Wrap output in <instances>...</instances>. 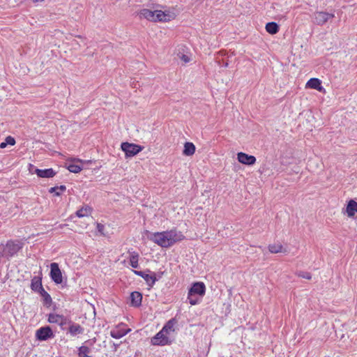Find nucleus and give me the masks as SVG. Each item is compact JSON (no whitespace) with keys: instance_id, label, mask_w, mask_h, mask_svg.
Segmentation results:
<instances>
[{"instance_id":"obj_1","label":"nucleus","mask_w":357,"mask_h":357,"mask_svg":"<svg viewBox=\"0 0 357 357\" xmlns=\"http://www.w3.org/2000/svg\"><path fill=\"white\" fill-rule=\"evenodd\" d=\"M151 241L162 248H169L175 243L184 239L185 236L181 231L176 229L162 232H155L149 237Z\"/></svg>"},{"instance_id":"obj_2","label":"nucleus","mask_w":357,"mask_h":357,"mask_svg":"<svg viewBox=\"0 0 357 357\" xmlns=\"http://www.w3.org/2000/svg\"><path fill=\"white\" fill-rule=\"evenodd\" d=\"M140 18H145L152 22H169L176 17V14L173 12L166 10H151L149 9H142L139 11Z\"/></svg>"},{"instance_id":"obj_3","label":"nucleus","mask_w":357,"mask_h":357,"mask_svg":"<svg viewBox=\"0 0 357 357\" xmlns=\"http://www.w3.org/2000/svg\"><path fill=\"white\" fill-rule=\"evenodd\" d=\"M22 248L20 242L8 241L5 245H2L1 257H10L17 254Z\"/></svg>"},{"instance_id":"obj_4","label":"nucleus","mask_w":357,"mask_h":357,"mask_svg":"<svg viewBox=\"0 0 357 357\" xmlns=\"http://www.w3.org/2000/svg\"><path fill=\"white\" fill-rule=\"evenodd\" d=\"M121 149L125 152L126 157H132L139 153L143 147L128 142H123L121 144Z\"/></svg>"},{"instance_id":"obj_5","label":"nucleus","mask_w":357,"mask_h":357,"mask_svg":"<svg viewBox=\"0 0 357 357\" xmlns=\"http://www.w3.org/2000/svg\"><path fill=\"white\" fill-rule=\"evenodd\" d=\"M29 171L31 173L36 174L37 176L40 178H52L56 175V172L52 168L46 169H40L36 168L34 165L31 164L29 165Z\"/></svg>"},{"instance_id":"obj_6","label":"nucleus","mask_w":357,"mask_h":357,"mask_svg":"<svg viewBox=\"0 0 357 357\" xmlns=\"http://www.w3.org/2000/svg\"><path fill=\"white\" fill-rule=\"evenodd\" d=\"M50 277L56 284L62 283V273L57 263L54 262L50 264Z\"/></svg>"},{"instance_id":"obj_7","label":"nucleus","mask_w":357,"mask_h":357,"mask_svg":"<svg viewBox=\"0 0 357 357\" xmlns=\"http://www.w3.org/2000/svg\"><path fill=\"white\" fill-rule=\"evenodd\" d=\"M151 343L153 345H165L169 344L170 341L167 334L160 331L151 339Z\"/></svg>"},{"instance_id":"obj_8","label":"nucleus","mask_w":357,"mask_h":357,"mask_svg":"<svg viewBox=\"0 0 357 357\" xmlns=\"http://www.w3.org/2000/svg\"><path fill=\"white\" fill-rule=\"evenodd\" d=\"M334 17V15L326 12H317L314 14V23L318 25L324 24L329 19Z\"/></svg>"},{"instance_id":"obj_9","label":"nucleus","mask_w":357,"mask_h":357,"mask_svg":"<svg viewBox=\"0 0 357 357\" xmlns=\"http://www.w3.org/2000/svg\"><path fill=\"white\" fill-rule=\"evenodd\" d=\"M36 336L39 340H46L48 338L54 337L53 333L50 327H41L36 331Z\"/></svg>"},{"instance_id":"obj_10","label":"nucleus","mask_w":357,"mask_h":357,"mask_svg":"<svg viewBox=\"0 0 357 357\" xmlns=\"http://www.w3.org/2000/svg\"><path fill=\"white\" fill-rule=\"evenodd\" d=\"M237 159L239 162L247 165H254L256 162V158L255 156L248 155L243 152H240L237 154Z\"/></svg>"},{"instance_id":"obj_11","label":"nucleus","mask_w":357,"mask_h":357,"mask_svg":"<svg viewBox=\"0 0 357 357\" xmlns=\"http://www.w3.org/2000/svg\"><path fill=\"white\" fill-rule=\"evenodd\" d=\"M206 287L203 282H195L189 290L190 294H198L203 296L205 294Z\"/></svg>"},{"instance_id":"obj_12","label":"nucleus","mask_w":357,"mask_h":357,"mask_svg":"<svg viewBox=\"0 0 357 357\" xmlns=\"http://www.w3.org/2000/svg\"><path fill=\"white\" fill-rule=\"evenodd\" d=\"M68 324V332L71 336L74 337L77 335H81L84 333V329L79 324L73 323L72 321H69Z\"/></svg>"},{"instance_id":"obj_13","label":"nucleus","mask_w":357,"mask_h":357,"mask_svg":"<svg viewBox=\"0 0 357 357\" xmlns=\"http://www.w3.org/2000/svg\"><path fill=\"white\" fill-rule=\"evenodd\" d=\"M50 323L57 324L61 327L67 324V319L63 316L56 314H50L48 317Z\"/></svg>"},{"instance_id":"obj_14","label":"nucleus","mask_w":357,"mask_h":357,"mask_svg":"<svg viewBox=\"0 0 357 357\" xmlns=\"http://www.w3.org/2000/svg\"><path fill=\"white\" fill-rule=\"evenodd\" d=\"M130 304L133 307H139L142 304V295L138 291H133L130 294Z\"/></svg>"},{"instance_id":"obj_15","label":"nucleus","mask_w":357,"mask_h":357,"mask_svg":"<svg viewBox=\"0 0 357 357\" xmlns=\"http://www.w3.org/2000/svg\"><path fill=\"white\" fill-rule=\"evenodd\" d=\"M306 86L310 89H317L321 91L323 87L321 86V81L317 78H311L306 84Z\"/></svg>"},{"instance_id":"obj_16","label":"nucleus","mask_w":357,"mask_h":357,"mask_svg":"<svg viewBox=\"0 0 357 357\" xmlns=\"http://www.w3.org/2000/svg\"><path fill=\"white\" fill-rule=\"evenodd\" d=\"M346 212L349 217H353L355 215V213H357V202L353 199L349 201Z\"/></svg>"},{"instance_id":"obj_17","label":"nucleus","mask_w":357,"mask_h":357,"mask_svg":"<svg viewBox=\"0 0 357 357\" xmlns=\"http://www.w3.org/2000/svg\"><path fill=\"white\" fill-rule=\"evenodd\" d=\"M31 288L33 291L38 292L43 289L42 278L40 277H33L31 280Z\"/></svg>"},{"instance_id":"obj_18","label":"nucleus","mask_w":357,"mask_h":357,"mask_svg":"<svg viewBox=\"0 0 357 357\" xmlns=\"http://www.w3.org/2000/svg\"><path fill=\"white\" fill-rule=\"evenodd\" d=\"M91 212L92 208L89 206L85 205L76 212V215L79 218L88 217L91 214Z\"/></svg>"},{"instance_id":"obj_19","label":"nucleus","mask_w":357,"mask_h":357,"mask_svg":"<svg viewBox=\"0 0 357 357\" xmlns=\"http://www.w3.org/2000/svg\"><path fill=\"white\" fill-rule=\"evenodd\" d=\"M195 152V146L192 142H185L184 144V149L183 154L187 156L192 155Z\"/></svg>"},{"instance_id":"obj_20","label":"nucleus","mask_w":357,"mask_h":357,"mask_svg":"<svg viewBox=\"0 0 357 357\" xmlns=\"http://www.w3.org/2000/svg\"><path fill=\"white\" fill-rule=\"evenodd\" d=\"M139 254L136 252H132L130 253V264L134 268H137L139 266L138 264Z\"/></svg>"},{"instance_id":"obj_21","label":"nucleus","mask_w":357,"mask_h":357,"mask_svg":"<svg viewBox=\"0 0 357 357\" xmlns=\"http://www.w3.org/2000/svg\"><path fill=\"white\" fill-rule=\"evenodd\" d=\"M266 30L271 34H275L279 31V26L275 22H268L266 25Z\"/></svg>"},{"instance_id":"obj_22","label":"nucleus","mask_w":357,"mask_h":357,"mask_svg":"<svg viewBox=\"0 0 357 357\" xmlns=\"http://www.w3.org/2000/svg\"><path fill=\"white\" fill-rule=\"evenodd\" d=\"M176 321L175 319H170L163 327L162 331L165 332L166 334H168L169 332H172L174 331V325L176 324Z\"/></svg>"},{"instance_id":"obj_23","label":"nucleus","mask_w":357,"mask_h":357,"mask_svg":"<svg viewBox=\"0 0 357 357\" xmlns=\"http://www.w3.org/2000/svg\"><path fill=\"white\" fill-rule=\"evenodd\" d=\"M268 250L271 253H279L286 252V250L283 249V246L281 244L269 245Z\"/></svg>"},{"instance_id":"obj_24","label":"nucleus","mask_w":357,"mask_h":357,"mask_svg":"<svg viewBox=\"0 0 357 357\" xmlns=\"http://www.w3.org/2000/svg\"><path fill=\"white\" fill-rule=\"evenodd\" d=\"M38 293H39L43 298L45 304L50 305V303H52V298L50 295L44 289V288L43 289H40V291H38Z\"/></svg>"},{"instance_id":"obj_25","label":"nucleus","mask_w":357,"mask_h":357,"mask_svg":"<svg viewBox=\"0 0 357 357\" xmlns=\"http://www.w3.org/2000/svg\"><path fill=\"white\" fill-rule=\"evenodd\" d=\"M143 278L146 280L149 287H153L156 281L155 273H153V275H149L145 273Z\"/></svg>"},{"instance_id":"obj_26","label":"nucleus","mask_w":357,"mask_h":357,"mask_svg":"<svg viewBox=\"0 0 357 357\" xmlns=\"http://www.w3.org/2000/svg\"><path fill=\"white\" fill-rule=\"evenodd\" d=\"M68 169L70 172L78 173V172H79L82 169V168L80 166L77 165L70 164V165H68Z\"/></svg>"},{"instance_id":"obj_27","label":"nucleus","mask_w":357,"mask_h":357,"mask_svg":"<svg viewBox=\"0 0 357 357\" xmlns=\"http://www.w3.org/2000/svg\"><path fill=\"white\" fill-rule=\"evenodd\" d=\"M90 349L88 347L82 346L79 348V356L80 357L87 356Z\"/></svg>"},{"instance_id":"obj_28","label":"nucleus","mask_w":357,"mask_h":357,"mask_svg":"<svg viewBox=\"0 0 357 357\" xmlns=\"http://www.w3.org/2000/svg\"><path fill=\"white\" fill-rule=\"evenodd\" d=\"M188 299L189 300V303L190 305H194L198 303L197 298L194 297V295L190 294L188 293Z\"/></svg>"},{"instance_id":"obj_29","label":"nucleus","mask_w":357,"mask_h":357,"mask_svg":"<svg viewBox=\"0 0 357 357\" xmlns=\"http://www.w3.org/2000/svg\"><path fill=\"white\" fill-rule=\"evenodd\" d=\"M66 188L65 185H60V186H56V187H52L50 189L49 192H51V193H53L54 192V190H61V191H64L66 190Z\"/></svg>"},{"instance_id":"obj_30","label":"nucleus","mask_w":357,"mask_h":357,"mask_svg":"<svg viewBox=\"0 0 357 357\" xmlns=\"http://www.w3.org/2000/svg\"><path fill=\"white\" fill-rule=\"evenodd\" d=\"M298 276L299 277H301V278H305L307 280H310L312 278V275L310 273H307V272H301L300 273H298Z\"/></svg>"},{"instance_id":"obj_31","label":"nucleus","mask_w":357,"mask_h":357,"mask_svg":"<svg viewBox=\"0 0 357 357\" xmlns=\"http://www.w3.org/2000/svg\"><path fill=\"white\" fill-rule=\"evenodd\" d=\"M178 56L184 62V63H187L190 61V58L188 56L183 54H178Z\"/></svg>"},{"instance_id":"obj_32","label":"nucleus","mask_w":357,"mask_h":357,"mask_svg":"<svg viewBox=\"0 0 357 357\" xmlns=\"http://www.w3.org/2000/svg\"><path fill=\"white\" fill-rule=\"evenodd\" d=\"M6 142L7 143V145L8 144H10V145H14L15 144V140L13 137H12L11 136H8L6 139H5Z\"/></svg>"},{"instance_id":"obj_33","label":"nucleus","mask_w":357,"mask_h":357,"mask_svg":"<svg viewBox=\"0 0 357 357\" xmlns=\"http://www.w3.org/2000/svg\"><path fill=\"white\" fill-rule=\"evenodd\" d=\"M111 336L114 338L118 339L123 336L119 331H111Z\"/></svg>"},{"instance_id":"obj_34","label":"nucleus","mask_w":357,"mask_h":357,"mask_svg":"<svg viewBox=\"0 0 357 357\" xmlns=\"http://www.w3.org/2000/svg\"><path fill=\"white\" fill-rule=\"evenodd\" d=\"M104 229H105V227L103 225L100 224V223H98L97 224V229L98 231L102 235H105L103 231H104Z\"/></svg>"},{"instance_id":"obj_35","label":"nucleus","mask_w":357,"mask_h":357,"mask_svg":"<svg viewBox=\"0 0 357 357\" xmlns=\"http://www.w3.org/2000/svg\"><path fill=\"white\" fill-rule=\"evenodd\" d=\"M134 273L136 275L141 276L142 278H143L144 275H145V273L142 271H134Z\"/></svg>"},{"instance_id":"obj_36","label":"nucleus","mask_w":357,"mask_h":357,"mask_svg":"<svg viewBox=\"0 0 357 357\" xmlns=\"http://www.w3.org/2000/svg\"><path fill=\"white\" fill-rule=\"evenodd\" d=\"M6 146H7V143L6 142V141H5V142H1V143L0 144V148H1V149H4V148H6Z\"/></svg>"},{"instance_id":"obj_37","label":"nucleus","mask_w":357,"mask_h":357,"mask_svg":"<svg viewBox=\"0 0 357 357\" xmlns=\"http://www.w3.org/2000/svg\"><path fill=\"white\" fill-rule=\"evenodd\" d=\"M54 192L55 193L56 196H59L61 195V193L59 192H58L57 190H54Z\"/></svg>"},{"instance_id":"obj_38","label":"nucleus","mask_w":357,"mask_h":357,"mask_svg":"<svg viewBox=\"0 0 357 357\" xmlns=\"http://www.w3.org/2000/svg\"><path fill=\"white\" fill-rule=\"evenodd\" d=\"M32 1H33V2L36 3V2H38L40 0H32Z\"/></svg>"},{"instance_id":"obj_39","label":"nucleus","mask_w":357,"mask_h":357,"mask_svg":"<svg viewBox=\"0 0 357 357\" xmlns=\"http://www.w3.org/2000/svg\"><path fill=\"white\" fill-rule=\"evenodd\" d=\"M225 66H228V63H225Z\"/></svg>"},{"instance_id":"obj_40","label":"nucleus","mask_w":357,"mask_h":357,"mask_svg":"<svg viewBox=\"0 0 357 357\" xmlns=\"http://www.w3.org/2000/svg\"><path fill=\"white\" fill-rule=\"evenodd\" d=\"M84 357H91V356H84Z\"/></svg>"},{"instance_id":"obj_41","label":"nucleus","mask_w":357,"mask_h":357,"mask_svg":"<svg viewBox=\"0 0 357 357\" xmlns=\"http://www.w3.org/2000/svg\"><path fill=\"white\" fill-rule=\"evenodd\" d=\"M44 0H40V1H43Z\"/></svg>"}]
</instances>
